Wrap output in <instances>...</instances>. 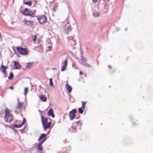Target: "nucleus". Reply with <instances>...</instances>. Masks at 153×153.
Returning <instances> with one entry per match:
<instances>
[{"instance_id":"nucleus-1","label":"nucleus","mask_w":153,"mask_h":153,"mask_svg":"<svg viewBox=\"0 0 153 153\" xmlns=\"http://www.w3.org/2000/svg\"><path fill=\"white\" fill-rule=\"evenodd\" d=\"M5 115L4 120L7 122L10 123L14 120L13 115L12 114L10 110L7 108H6L4 111Z\"/></svg>"},{"instance_id":"nucleus-2","label":"nucleus","mask_w":153,"mask_h":153,"mask_svg":"<svg viewBox=\"0 0 153 153\" xmlns=\"http://www.w3.org/2000/svg\"><path fill=\"white\" fill-rule=\"evenodd\" d=\"M42 123L44 129L46 130L47 129L50 128L51 125V122H48V119L46 118H44L43 116L41 117Z\"/></svg>"},{"instance_id":"nucleus-3","label":"nucleus","mask_w":153,"mask_h":153,"mask_svg":"<svg viewBox=\"0 0 153 153\" xmlns=\"http://www.w3.org/2000/svg\"><path fill=\"white\" fill-rule=\"evenodd\" d=\"M37 17L38 22L41 25H44L47 22V17L45 15L38 16Z\"/></svg>"},{"instance_id":"nucleus-4","label":"nucleus","mask_w":153,"mask_h":153,"mask_svg":"<svg viewBox=\"0 0 153 153\" xmlns=\"http://www.w3.org/2000/svg\"><path fill=\"white\" fill-rule=\"evenodd\" d=\"M16 48L19 53L22 55H26L28 53V49L23 47H16Z\"/></svg>"},{"instance_id":"nucleus-5","label":"nucleus","mask_w":153,"mask_h":153,"mask_svg":"<svg viewBox=\"0 0 153 153\" xmlns=\"http://www.w3.org/2000/svg\"><path fill=\"white\" fill-rule=\"evenodd\" d=\"M32 39L34 42V44H38L39 45L41 42V40L39 38H37L36 35L34 36H33L32 37Z\"/></svg>"},{"instance_id":"nucleus-6","label":"nucleus","mask_w":153,"mask_h":153,"mask_svg":"<svg viewBox=\"0 0 153 153\" xmlns=\"http://www.w3.org/2000/svg\"><path fill=\"white\" fill-rule=\"evenodd\" d=\"M76 112V111L75 109H73L69 112V116L71 120H73L75 117Z\"/></svg>"},{"instance_id":"nucleus-7","label":"nucleus","mask_w":153,"mask_h":153,"mask_svg":"<svg viewBox=\"0 0 153 153\" xmlns=\"http://www.w3.org/2000/svg\"><path fill=\"white\" fill-rule=\"evenodd\" d=\"M25 106L24 105V103L20 102H18V105L16 107V110H21L22 109H25Z\"/></svg>"},{"instance_id":"nucleus-8","label":"nucleus","mask_w":153,"mask_h":153,"mask_svg":"<svg viewBox=\"0 0 153 153\" xmlns=\"http://www.w3.org/2000/svg\"><path fill=\"white\" fill-rule=\"evenodd\" d=\"M76 124H77L78 126L80 127L82 125V123L81 121L80 120H79V121H77L75 123H73L72 127L74 131H75L76 129Z\"/></svg>"},{"instance_id":"nucleus-9","label":"nucleus","mask_w":153,"mask_h":153,"mask_svg":"<svg viewBox=\"0 0 153 153\" xmlns=\"http://www.w3.org/2000/svg\"><path fill=\"white\" fill-rule=\"evenodd\" d=\"M7 68V66H4L2 64L1 65V68H0V70L5 76H6L7 74L6 70Z\"/></svg>"},{"instance_id":"nucleus-10","label":"nucleus","mask_w":153,"mask_h":153,"mask_svg":"<svg viewBox=\"0 0 153 153\" xmlns=\"http://www.w3.org/2000/svg\"><path fill=\"white\" fill-rule=\"evenodd\" d=\"M34 50L40 52H43V49L42 44H40L37 46L35 47L34 48Z\"/></svg>"},{"instance_id":"nucleus-11","label":"nucleus","mask_w":153,"mask_h":153,"mask_svg":"<svg viewBox=\"0 0 153 153\" xmlns=\"http://www.w3.org/2000/svg\"><path fill=\"white\" fill-rule=\"evenodd\" d=\"M23 23L25 25L28 26H32L33 24V22L32 21H29L26 19H24L23 21Z\"/></svg>"},{"instance_id":"nucleus-12","label":"nucleus","mask_w":153,"mask_h":153,"mask_svg":"<svg viewBox=\"0 0 153 153\" xmlns=\"http://www.w3.org/2000/svg\"><path fill=\"white\" fill-rule=\"evenodd\" d=\"M14 64L15 69H20L22 67L19 62L14 61Z\"/></svg>"},{"instance_id":"nucleus-13","label":"nucleus","mask_w":153,"mask_h":153,"mask_svg":"<svg viewBox=\"0 0 153 153\" xmlns=\"http://www.w3.org/2000/svg\"><path fill=\"white\" fill-rule=\"evenodd\" d=\"M22 14L24 15L29 16L30 15V10L27 8H25L22 12Z\"/></svg>"},{"instance_id":"nucleus-14","label":"nucleus","mask_w":153,"mask_h":153,"mask_svg":"<svg viewBox=\"0 0 153 153\" xmlns=\"http://www.w3.org/2000/svg\"><path fill=\"white\" fill-rule=\"evenodd\" d=\"M68 60L67 59H65L64 62V65L61 68V70L62 71H65L67 65Z\"/></svg>"},{"instance_id":"nucleus-15","label":"nucleus","mask_w":153,"mask_h":153,"mask_svg":"<svg viewBox=\"0 0 153 153\" xmlns=\"http://www.w3.org/2000/svg\"><path fill=\"white\" fill-rule=\"evenodd\" d=\"M48 115L49 116H51L52 118L54 117V115L53 114V111L52 108H51L49 110L48 113Z\"/></svg>"},{"instance_id":"nucleus-16","label":"nucleus","mask_w":153,"mask_h":153,"mask_svg":"<svg viewBox=\"0 0 153 153\" xmlns=\"http://www.w3.org/2000/svg\"><path fill=\"white\" fill-rule=\"evenodd\" d=\"M37 149L39 153H42V145L38 144L37 147Z\"/></svg>"},{"instance_id":"nucleus-17","label":"nucleus","mask_w":153,"mask_h":153,"mask_svg":"<svg viewBox=\"0 0 153 153\" xmlns=\"http://www.w3.org/2000/svg\"><path fill=\"white\" fill-rule=\"evenodd\" d=\"M46 135L45 134H41V135L40 136L39 138L38 139V141H39L41 140H42V139H43L46 136Z\"/></svg>"},{"instance_id":"nucleus-18","label":"nucleus","mask_w":153,"mask_h":153,"mask_svg":"<svg viewBox=\"0 0 153 153\" xmlns=\"http://www.w3.org/2000/svg\"><path fill=\"white\" fill-rule=\"evenodd\" d=\"M40 99L43 102H45L47 100V98L46 96L43 95L41 96Z\"/></svg>"},{"instance_id":"nucleus-19","label":"nucleus","mask_w":153,"mask_h":153,"mask_svg":"<svg viewBox=\"0 0 153 153\" xmlns=\"http://www.w3.org/2000/svg\"><path fill=\"white\" fill-rule=\"evenodd\" d=\"M65 87L69 93L71 92L72 91V88L69 85L67 84L66 85Z\"/></svg>"},{"instance_id":"nucleus-20","label":"nucleus","mask_w":153,"mask_h":153,"mask_svg":"<svg viewBox=\"0 0 153 153\" xmlns=\"http://www.w3.org/2000/svg\"><path fill=\"white\" fill-rule=\"evenodd\" d=\"M24 4L27 5L29 6H31L32 5V2L31 1H28L24 2Z\"/></svg>"},{"instance_id":"nucleus-21","label":"nucleus","mask_w":153,"mask_h":153,"mask_svg":"<svg viewBox=\"0 0 153 153\" xmlns=\"http://www.w3.org/2000/svg\"><path fill=\"white\" fill-rule=\"evenodd\" d=\"M36 13V10H35L34 11H33L32 10H30V15L29 16H31L32 17L33 16V15H34Z\"/></svg>"},{"instance_id":"nucleus-22","label":"nucleus","mask_w":153,"mask_h":153,"mask_svg":"<svg viewBox=\"0 0 153 153\" xmlns=\"http://www.w3.org/2000/svg\"><path fill=\"white\" fill-rule=\"evenodd\" d=\"M82 102V108L84 109V110L85 109V105L86 103V102Z\"/></svg>"},{"instance_id":"nucleus-23","label":"nucleus","mask_w":153,"mask_h":153,"mask_svg":"<svg viewBox=\"0 0 153 153\" xmlns=\"http://www.w3.org/2000/svg\"><path fill=\"white\" fill-rule=\"evenodd\" d=\"M71 30V27H68L65 30V32L66 34L68 33V31Z\"/></svg>"},{"instance_id":"nucleus-24","label":"nucleus","mask_w":153,"mask_h":153,"mask_svg":"<svg viewBox=\"0 0 153 153\" xmlns=\"http://www.w3.org/2000/svg\"><path fill=\"white\" fill-rule=\"evenodd\" d=\"M28 91V87H26L24 89V94L25 96H26L27 94Z\"/></svg>"},{"instance_id":"nucleus-25","label":"nucleus","mask_w":153,"mask_h":153,"mask_svg":"<svg viewBox=\"0 0 153 153\" xmlns=\"http://www.w3.org/2000/svg\"><path fill=\"white\" fill-rule=\"evenodd\" d=\"M13 77V74L12 72H11L10 73V76L8 77V79L9 80H11L12 79Z\"/></svg>"},{"instance_id":"nucleus-26","label":"nucleus","mask_w":153,"mask_h":153,"mask_svg":"<svg viewBox=\"0 0 153 153\" xmlns=\"http://www.w3.org/2000/svg\"><path fill=\"white\" fill-rule=\"evenodd\" d=\"M84 109L82 108H79L78 109L79 113L80 114H82L83 112Z\"/></svg>"},{"instance_id":"nucleus-27","label":"nucleus","mask_w":153,"mask_h":153,"mask_svg":"<svg viewBox=\"0 0 153 153\" xmlns=\"http://www.w3.org/2000/svg\"><path fill=\"white\" fill-rule=\"evenodd\" d=\"M32 65H31V64L30 63H27V65L26 66V68H31L32 67Z\"/></svg>"},{"instance_id":"nucleus-28","label":"nucleus","mask_w":153,"mask_h":153,"mask_svg":"<svg viewBox=\"0 0 153 153\" xmlns=\"http://www.w3.org/2000/svg\"><path fill=\"white\" fill-rule=\"evenodd\" d=\"M23 125L21 124V125H17V124H14L13 125V127L15 128H18L21 127Z\"/></svg>"},{"instance_id":"nucleus-29","label":"nucleus","mask_w":153,"mask_h":153,"mask_svg":"<svg viewBox=\"0 0 153 153\" xmlns=\"http://www.w3.org/2000/svg\"><path fill=\"white\" fill-rule=\"evenodd\" d=\"M70 43L72 45V46L76 44L75 42L73 40H71L70 41Z\"/></svg>"},{"instance_id":"nucleus-30","label":"nucleus","mask_w":153,"mask_h":153,"mask_svg":"<svg viewBox=\"0 0 153 153\" xmlns=\"http://www.w3.org/2000/svg\"><path fill=\"white\" fill-rule=\"evenodd\" d=\"M95 17L99 16H100V14L97 12H94L93 13Z\"/></svg>"},{"instance_id":"nucleus-31","label":"nucleus","mask_w":153,"mask_h":153,"mask_svg":"<svg viewBox=\"0 0 153 153\" xmlns=\"http://www.w3.org/2000/svg\"><path fill=\"white\" fill-rule=\"evenodd\" d=\"M81 60L83 62L86 61V59L82 56L81 58Z\"/></svg>"},{"instance_id":"nucleus-32","label":"nucleus","mask_w":153,"mask_h":153,"mask_svg":"<svg viewBox=\"0 0 153 153\" xmlns=\"http://www.w3.org/2000/svg\"><path fill=\"white\" fill-rule=\"evenodd\" d=\"M46 138H44L42 140L40 143H39V144L40 145H42V144L45 141Z\"/></svg>"},{"instance_id":"nucleus-33","label":"nucleus","mask_w":153,"mask_h":153,"mask_svg":"<svg viewBox=\"0 0 153 153\" xmlns=\"http://www.w3.org/2000/svg\"><path fill=\"white\" fill-rule=\"evenodd\" d=\"M49 81H50V85L51 86H53V82L52 79L51 78L50 79Z\"/></svg>"},{"instance_id":"nucleus-34","label":"nucleus","mask_w":153,"mask_h":153,"mask_svg":"<svg viewBox=\"0 0 153 153\" xmlns=\"http://www.w3.org/2000/svg\"><path fill=\"white\" fill-rule=\"evenodd\" d=\"M25 121H26L25 119V118H23V121L22 122V123H21V124L22 125H24V124L25 123Z\"/></svg>"},{"instance_id":"nucleus-35","label":"nucleus","mask_w":153,"mask_h":153,"mask_svg":"<svg viewBox=\"0 0 153 153\" xmlns=\"http://www.w3.org/2000/svg\"><path fill=\"white\" fill-rule=\"evenodd\" d=\"M67 149L68 150H70L71 149V147L70 146H68L67 148Z\"/></svg>"},{"instance_id":"nucleus-36","label":"nucleus","mask_w":153,"mask_h":153,"mask_svg":"<svg viewBox=\"0 0 153 153\" xmlns=\"http://www.w3.org/2000/svg\"><path fill=\"white\" fill-rule=\"evenodd\" d=\"M97 0H92L93 3H96L97 2Z\"/></svg>"},{"instance_id":"nucleus-37","label":"nucleus","mask_w":153,"mask_h":153,"mask_svg":"<svg viewBox=\"0 0 153 153\" xmlns=\"http://www.w3.org/2000/svg\"><path fill=\"white\" fill-rule=\"evenodd\" d=\"M57 6H55L54 7V8H53V10L54 11H55L56 10H55V8H56V7H57Z\"/></svg>"},{"instance_id":"nucleus-38","label":"nucleus","mask_w":153,"mask_h":153,"mask_svg":"<svg viewBox=\"0 0 153 153\" xmlns=\"http://www.w3.org/2000/svg\"><path fill=\"white\" fill-rule=\"evenodd\" d=\"M108 68L110 69L111 68V66L110 65H108Z\"/></svg>"},{"instance_id":"nucleus-39","label":"nucleus","mask_w":153,"mask_h":153,"mask_svg":"<svg viewBox=\"0 0 153 153\" xmlns=\"http://www.w3.org/2000/svg\"><path fill=\"white\" fill-rule=\"evenodd\" d=\"M9 88L11 89H13L14 88V87L13 86H11L9 87Z\"/></svg>"},{"instance_id":"nucleus-40","label":"nucleus","mask_w":153,"mask_h":153,"mask_svg":"<svg viewBox=\"0 0 153 153\" xmlns=\"http://www.w3.org/2000/svg\"><path fill=\"white\" fill-rule=\"evenodd\" d=\"M48 48H49V50H51V47L49 46L48 47Z\"/></svg>"},{"instance_id":"nucleus-41","label":"nucleus","mask_w":153,"mask_h":153,"mask_svg":"<svg viewBox=\"0 0 153 153\" xmlns=\"http://www.w3.org/2000/svg\"><path fill=\"white\" fill-rule=\"evenodd\" d=\"M79 74L81 75H82L83 74V73H82V72L81 71H79Z\"/></svg>"},{"instance_id":"nucleus-42","label":"nucleus","mask_w":153,"mask_h":153,"mask_svg":"<svg viewBox=\"0 0 153 153\" xmlns=\"http://www.w3.org/2000/svg\"><path fill=\"white\" fill-rule=\"evenodd\" d=\"M133 125H135V123H133Z\"/></svg>"},{"instance_id":"nucleus-43","label":"nucleus","mask_w":153,"mask_h":153,"mask_svg":"<svg viewBox=\"0 0 153 153\" xmlns=\"http://www.w3.org/2000/svg\"><path fill=\"white\" fill-rule=\"evenodd\" d=\"M1 33L0 32V37H1Z\"/></svg>"}]
</instances>
